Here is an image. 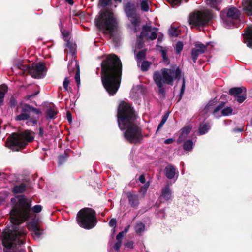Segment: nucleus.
Returning a JSON list of instances; mask_svg holds the SVG:
<instances>
[{
  "instance_id": "1",
  "label": "nucleus",
  "mask_w": 252,
  "mask_h": 252,
  "mask_svg": "<svg viewBox=\"0 0 252 252\" xmlns=\"http://www.w3.org/2000/svg\"><path fill=\"white\" fill-rule=\"evenodd\" d=\"M30 202L24 197L19 199L10 212L12 228L3 232L2 245L4 252H26L22 245L25 243L26 230L19 224L30 217Z\"/></svg>"
},
{
  "instance_id": "2",
  "label": "nucleus",
  "mask_w": 252,
  "mask_h": 252,
  "mask_svg": "<svg viewBox=\"0 0 252 252\" xmlns=\"http://www.w3.org/2000/svg\"><path fill=\"white\" fill-rule=\"evenodd\" d=\"M117 122L121 130L126 129L124 137L130 143H140L143 139L141 130L136 122V115L131 105L121 101L117 110Z\"/></svg>"
},
{
  "instance_id": "3",
  "label": "nucleus",
  "mask_w": 252,
  "mask_h": 252,
  "mask_svg": "<svg viewBox=\"0 0 252 252\" xmlns=\"http://www.w3.org/2000/svg\"><path fill=\"white\" fill-rule=\"evenodd\" d=\"M101 79L103 85L110 95H114L120 85L122 64L117 56L107 55L101 64Z\"/></svg>"
},
{
  "instance_id": "4",
  "label": "nucleus",
  "mask_w": 252,
  "mask_h": 252,
  "mask_svg": "<svg viewBox=\"0 0 252 252\" xmlns=\"http://www.w3.org/2000/svg\"><path fill=\"white\" fill-rule=\"evenodd\" d=\"M182 76V71L179 67L173 65L170 68H163L160 72L156 71L153 75L154 80L158 87L159 94H165L163 85H172L174 79L179 80Z\"/></svg>"
},
{
  "instance_id": "5",
  "label": "nucleus",
  "mask_w": 252,
  "mask_h": 252,
  "mask_svg": "<svg viewBox=\"0 0 252 252\" xmlns=\"http://www.w3.org/2000/svg\"><path fill=\"white\" fill-rule=\"evenodd\" d=\"M34 133L26 130L19 133H14L7 139L6 145L7 146L16 151L24 148L28 144L33 141Z\"/></svg>"
},
{
  "instance_id": "6",
  "label": "nucleus",
  "mask_w": 252,
  "mask_h": 252,
  "mask_svg": "<svg viewBox=\"0 0 252 252\" xmlns=\"http://www.w3.org/2000/svg\"><path fill=\"white\" fill-rule=\"evenodd\" d=\"M95 23L99 29L105 31L108 33H111L118 26L114 13L109 10L101 12L95 19Z\"/></svg>"
},
{
  "instance_id": "7",
  "label": "nucleus",
  "mask_w": 252,
  "mask_h": 252,
  "mask_svg": "<svg viewBox=\"0 0 252 252\" xmlns=\"http://www.w3.org/2000/svg\"><path fill=\"white\" fill-rule=\"evenodd\" d=\"M95 211L90 208H84L77 213L76 220L78 225L86 229L94 227L97 222Z\"/></svg>"
},
{
  "instance_id": "8",
  "label": "nucleus",
  "mask_w": 252,
  "mask_h": 252,
  "mask_svg": "<svg viewBox=\"0 0 252 252\" xmlns=\"http://www.w3.org/2000/svg\"><path fill=\"white\" fill-rule=\"evenodd\" d=\"M34 112L36 115L41 113L39 109H36L29 104H24L21 109V113L15 117V120H27L26 123L28 126H35L37 124L39 117L30 116V112Z\"/></svg>"
},
{
  "instance_id": "9",
  "label": "nucleus",
  "mask_w": 252,
  "mask_h": 252,
  "mask_svg": "<svg viewBox=\"0 0 252 252\" xmlns=\"http://www.w3.org/2000/svg\"><path fill=\"white\" fill-rule=\"evenodd\" d=\"M212 17V13L210 10L197 11L189 15L188 22L191 28L204 26L208 23Z\"/></svg>"
},
{
  "instance_id": "10",
  "label": "nucleus",
  "mask_w": 252,
  "mask_h": 252,
  "mask_svg": "<svg viewBox=\"0 0 252 252\" xmlns=\"http://www.w3.org/2000/svg\"><path fill=\"white\" fill-rule=\"evenodd\" d=\"M240 12L236 8L231 7L227 10H223L220 13V17L223 26L229 28L235 25L236 21L239 20Z\"/></svg>"
},
{
  "instance_id": "11",
  "label": "nucleus",
  "mask_w": 252,
  "mask_h": 252,
  "mask_svg": "<svg viewBox=\"0 0 252 252\" xmlns=\"http://www.w3.org/2000/svg\"><path fill=\"white\" fill-rule=\"evenodd\" d=\"M124 10L132 24L134 26L139 24V16L137 13V5L135 3L128 1L124 4Z\"/></svg>"
},
{
  "instance_id": "12",
  "label": "nucleus",
  "mask_w": 252,
  "mask_h": 252,
  "mask_svg": "<svg viewBox=\"0 0 252 252\" xmlns=\"http://www.w3.org/2000/svg\"><path fill=\"white\" fill-rule=\"evenodd\" d=\"M19 68L24 70H28L30 74L35 78H41L45 75L46 67L42 63H33L31 67L21 65Z\"/></svg>"
},
{
  "instance_id": "13",
  "label": "nucleus",
  "mask_w": 252,
  "mask_h": 252,
  "mask_svg": "<svg viewBox=\"0 0 252 252\" xmlns=\"http://www.w3.org/2000/svg\"><path fill=\"white\" fill-rule=\"evenodd\" d=\"M158 31V28L153 27L151 25H144L142 27V32L138 39L142 40L143 37H145L148 39L155 40L157 37V32Z\"/></svg>"
},
{
  "instance_id": "14",
  "label": "nucleus",
  "mask_w": 252,
  "mask_h": 252,
  "mask_svg": "<svg viewBox=\"0 0 252 252\" xmlns=\"http://www.w3.org/2000/svg\"><path fill=\"white\" fill-rule=\"evenodd\" d=\"M246 90L244 87H233L229 91V94L236 97L239 103H242L246 98Z\"/></svg>"
},
{
  "instance_id": "15",
  "label": "nucleus",
  "mask_w": 252,
  "mask_h": 252,
  "mask_svg": "<svg viewBox=\"0 0 252 252\" xmlns=\"http://www.w3.org/2000/svg\"><path fill=\"white\" fill-rule=\"evenodd\" d=\"M129 205L134 209H137L140 205L139 195L134 191H129L126 193Z\"/></svg>"
},
{
  "instance_id": "16",
  "label": "nucleus",
  "mask_w": 252,
  "mask_h": 252,
  "mask_svg": "<svg viewBox=\"0 0 252 252\" xmlns=\"http://www.w3.org/2000/svg\"><path fill=\"white\" fill-rule=\"evenodd\" d=\"M68 69L70 73L72 72L75 73V79L77 83L78 87H79L80 84V68L77 61L75 60H71L69 62Z\"/></svg>"
},
{
  "instance_id": "17",
  "label": "nucleus",
  "mask_w": 252,
  "mask_h": 252,
  "mask_svg": "<svg viewBox=\"0 0 252 252\" xmlns=\"http://www.w3.org/2000/svg\"><path fill=\"white\" fill-rule=\"evenodd\" d=\"M207 45L202 43H196L195 48L192 49L191 56L194 63H196L199 55L203 54L207 50Z\"/></svg>"
},
{
  "instance_id": "18",
  "label": "nucleus",
  "mask_w": 252,
  "mask_h": 252,
  "mask_svg": "<svg viewBox=\"0 0 252 252\" xmlns=\"http://www.w3.org/2000/svg\"><path fill=\"white\" fill-rule=\"evenodd\" d=\"M28 227L34 239H37L40 237L42 234V230L37 223L34 222H30Z\"/></svg>"
},
{
  "instance_id": "19",
  "label": "nucleus",
  "mask_w": 252,
  "mask_h": 252,
  "mask_svg": "<svg viewBox=\"0 0 252 252\" xmlns=\"http://www.w3.org/2000/svg\"><path fill=\"white\" fill-rule=\"evenodd\" d=\"M63 38L64 41H66V46L69 49V51L72 55V57H74L76 54V48L75 45L69 41V34L67 32H62Z\"/></svg>"
},
{
  "instance_id": "20",
  "label": "nucleus",
  "mask_w": 252,
  "mask_h": 252,
  "mask_svg": "<svg viewBox=\"0 0 252 252\" xmlns=\"http://www.w3.org/2000/svg\"><path fill=\"white\" fill-rule=\"evenodd\" d=\"M246 33L244 35L245 43L247 46L252 48V26H249L245 29Z\"/></svg>"
},
{
  "instance_id": "21",
  "label": "nucleus",
  "mask_w": 252,
  "mask_h": 252,
  "mask_svg": "<svg viewBox=\"0 0 252 252\" xmlns=\"http://www.w3.org/2000/svg\"><path fill=\"white\" fill-rule=\"evenodd\" d=\"M165 176L169 179L174 178L176 174V168L172 165L167 166L165 168Z\"/></svg>"
},
{
  "instance_id": "22",
  "label": "nucleus",
  "mask_w": 252,
  "mask_h": 252,
  "mask_svg": "<svg viewBox=\"0 0 252 252\" xmlns=\"http://www.w3.org/2000/svg\"><path fill=\"white\" fill-rule=\"evenodd\" d=\"M161 197L166 201H168L171 199L172 192L168 185L166 186L162 189Z\"/></svg>"
},
{
  "instance_id": "23",
  "label": "nucleus",
  "mask_w": 252,
  "mask_h": 252,
  "mask_svg": "<svg viewBox=\"0 0 252 252\" xmlns=\"http://www.w3.org/2000/svg\"><path fill=\"white\" fill-rule=\"evenodd\" d=\"M243 9L248 15H252V0L243 1Z\"/></svg>"
},
{
  "instance_id": "24",
  "label": "nucleus",
  "mask_w": 252,
  "mask_h": 252,
  "mask_svg": "<svg viewBox=\"0 0 252 252\" xmlns=\"http://www.w3.org/2000/svg\"><path fill=\"white\" fill-rule=\"evenodd\" d=\"M58 113L56 108L54 106L48 107L46 112V117L47 119H54Z\"/></svg>"
},
{
  "instance_id": "25",
  "label": "nucleus",
  "mask_w": 252,
  "mask_h": 252,
  "mask_svg": "<svg viewBox=\"0 0 252 252\" xmlns=\"http://www.w3.org/2000/svg\"><path fill=\"white\" fill-rule=\"evenodd\" d=\"M26 185L24 183H21L14 186L12 189V192L14 194L22 193L26 190Z\"/></svg>"
},
{
  "instance_id": "26",
  "label": "nucleus",
  "mask_w": 252,
  "mask_h": 252,
  "mask_svg": "<svg viewBox=\"0 0 252 252\" xmlns=\"http://www.w3.org/2000/svg\"><path fill=\"white\" fill-rule=\"evenodd\" d=\"M8 91L7 87L5 85L0 86V106L2 105L5 94Z\"/></svg>"
},
{
  "instance_id": "27",
  "label": "nucleus",
  "mask_w": 252,
  "mask_h": 252,
  "mask_svg": "<svg viewBox=\"0 0 252 252\" xmlns=\"http://www.w3.org/2000/svg\"><path fill=\"white\" fill-rule=\"evenodd\" d=\"M221 1L222 0H206V3L209 7L219 10L217 7L221 2Z\"/></svg>"
},
{
  "instance_id": "28",
  "label": "nucleus",
  "mask_w": 252,
  "mask_h": 252,
  "mask_svg": "<svg viewBox=\"0 0 252 252\" xmlns=\"http://www.w3.org/2000/svg\"><path fill=\"white\" fill-rule=\"evenodd\" d=\"M210 128V126L208 123H202L200 125L199 133L200 135L205 134Z\"/></svg>"
},
{
  "instance_id": "29",
  "label": "nucleus",
  "mask_w": 252,
  "mask_h": 252,
  "mask_svg": "<svg viewBox=\"0 0 252 252\" xmlns=\"http://www.w3.org/2000/svg\"><path fill=\"white\" fill-rule=\"evenodd\" d=\"M146 54V50H142L139 51L136 56V60L137 62V64L139 66L140 62L145 58Z\"/></svg>"
},
{
  "instance_id": "30",
  "label": "nucleus",
  "mask_w": 252,
  "mask_h": 252,
  "mask_svg": "<svg viewBox=\"0 0 252 252\" xmlns=\"http://www.w3.org/2000/svg\"><path fill=\"white\" fill-rule=\"evenodd\" d=\"M224 106V103L221 102L220 104L218 105L214 110L213 112V115L216 117H220L221 116V113L220 111L223 108Z\"/></svg>"
},
{
  "instance_id": "31",
  "label": "nucleus",
  "mask_w": 252,
  "mask_h": 252,
  "mask_svg": "<svg viewBox=\"0 0 252 252\" xmlns=\"http://www.w3.org/2000/svg\"><path fill=\"white\" fill-rule=\"evenodd\" d=\"M191 130V127L190 126H187L182 129L181 135L179 136L178 139V142L180 143L182 141L181 138L184 135H187L190 133Z\"/></svg>"
},
{
  "instance_id": "32",
  "label": "nucleus",
  "mask_w": 252,
  "mask_h": 252,
  "mask_svg": "<svg viewBox=\"0 0 252 252\" xmlns=\"http://www.w3.org/2000/svg\"><path fill=\"white\" fill-rule=\"evenodd\" d=\"M140 8L142 11L148 12L149 10V5L147 0H141L140 3Z\"/></svg>"
},
{
  "instance_id": "33",
  "label": "nucleus",
  "mask_w": 252,
  "mask_h": 252,
  "mask_svg": "<svg viewBox=\"0 0 252 252\" xmlns=\"http://www.w3.org/2000/svg\"><path fill=\"white\" fill-rule=\"evenodd\" d=\"M145 225L142 222L137 223L135 227V231L137 234H140L145 230Z\"/></svg>"
},
{
  "instance_id": "34",
  "label": "nucleus",
  "mask_w": 252,
  "mask_h": 252,
  "mask_svg": "<svg viewBox=\"0 0 252 252\" xmlns=\"http://www.w3.org/2000/svg\"><path fill=\"white\" fill-rule=\"evenodd\" d=\"M193 143L191 140L186 141L183 144V148L186 151H190L193 148Z\"/></svg>"
},
{
  "instance_id": "35",
  "label": "nucleus",
  "mask_w": 252,
  "mask_h": 252,
  "mask_svg": "<svg viewBox=\"0 0 252 252\" xmlns=\"http://www.w3.org/2000/svg\"><path fill=\"white\" fill-rule=\"evenodd\" d=\"M233 109L231 107H227L220 111L221 116H228L232 114Z\"/></svg>"
},
{
  "instance_id": "36",
  "label": "nucleus",
  "mask_w": 252,
  "mask_h": 252,
  "mask_svg": "<svg viewBox=\"0 0 252 252\" xmlns=\"http://www.w3.org/2000/svg\"><path fill=\"white\" fill-rule=\"evenodd\" d=\"M151 64V63L149 62V61H143L141 63V70H142L143 71H147L149 69Z\"/></svg>"
},
{
  "instance_id": "37",
  "label": "nucleus",
  "mask_w": 252,
  "mask_h": 252,
  "mask_svg": "<svg viewBox=\"0 0 252 252\" xmlns=\"http://www.w3.org/2000/svg\"><path fill=\"white\" fill-rule=\"evenodd\" d=\"M169 34L171 36H177L180 34V32L178 28L171 27L169 30Z\"/></svg>"
},
{
  "instance_id": "38",
  "label": "nucleus",
  "mask_w": 252,
  "mask_h": 252,
  "mask_svg": "<svg viewBox=\"0 0 252 252\" xmlns=\"http://www.w3.org/2000/svg\"><path fill=\"white\" fill-rule=\"evenodd\" d=\"M149 182H147L144 185H143L140 188L139 191V192L142 193L143 195H144L147 192V190L149 187Z\"/></svg>"
},
{
  "instance_id": "39",
  "label": "nucleus",
  "mask_w": 252,
  "mask_h": 252,
  "mask_svg": "<svg viewBox=\"0 0 252 252\" xmlns=\"http://www.w3.org/2000/svg\"><path fill=\"white\" fill-rule=\"evenodd\" d=\"M183 48V44L182 42H178L177 44H176L175 46V50L176 52V53L179 54L182 50Z\"/></svg>"
},
{
  "instance_id": "40",
  "label": "nucleus",
  "mask_w": 252,
  "mask_h": 252,
  "mask_svg": "<svg viewBox=\"0 0 252 252\" xmlns=\"http://www.w3.org/2000/svg\"><path fill=\"white\" fill-rule=\"evenodd\" d=\"M42 206L40 205H35L33 207H32V210L34 212V213H39L40 212H41V211L42 210Z\"/></svg>"
},
{
  "instance_id": "41",
  "label": "nucleus",
  "mask_w": 252,
  "mask_h": 252,
  "mask_svg": "<svg viewBox=\"0 0 252 252\" xmlns=\"http://www.w3.org/2000/svg\"><path fill=\"white\" fill-rule=\"evenodd\" d=\"M185 90V78L184 77H183L182 85V87H181L180 93V98L182 97V96L184 94Z\"/></svg>"
},
{
  "instance_id": "42",
  "label": "nucleus",
  "mask_w": 252,
  "mask_h": 252,
  "mask_svg": "<svg viewBox=\"0 0 252 252\" xmlns=\"http://www.w3.org/2000/svg\"><path fill=\"white\" fill-rule=\"evenodd\" d=\"M70 81L68 77H66L63 82V86L65 91L68 90V87Z\"/></svg>"
},
{
  "instance_id": "43",
  "label": "nucleus",
  "mask_w": 252,
  "mask_h": 252,
  "mask_svg": "<svg viewBox=\"0 0 252 252\" xmlns=\"http://www.w3.org/2000/svg\"><path fill=\"white\" fill-rule=\"evenodd\" d=\"M111 0H100V3L102 6L106 7L110 4Z\"/></svg>"
},
{
  "instance_id": "44",
  "label": "nucleus",
  "mask_w": 252,
  "mask_h": 252,
  "mask_svg": "<svg viewBox=\"0 0 252 252\" xmlns=\"http://www.w3.org/2000/svg\"><path fill=\"white\" fill-rule=\"evenodd\" d=\"M117 220L115 219H112L109 222V225L110 227H115L116 226Z\"/></svg>"
},
{
  "instance_id": "45",
  "label": "nucleus",
  "mask_w": 252,
  "mask_h": 252,
  "mask_svg": "<svg viewBox=\"0 0 252 252\" xmlns=\"http://www.w3.org/2000/svg\"><path fill=\"white\" fill-rule=\"evenodd\" d=\"M124 235V232H120L116 236V240L117 241L122 242V239Z\"/></svg>"
},
{
  "instance_id": "46",
  "label": "nucleus",
  "mask_w": 252,
  "mask_h": 252,
  "mask_svg": "<svg viewBox=\"0 0 252 252\" xmlns=\"http://www.w3.org/2000/svg\"><path fill=\"white\" fill-rule=\"evenodd\" d=\"M121 246H122V242L117 241V242L114 245V249L116 251H119L120 248L121 247Z\"/></svg>"
},
{
  "instance_id": "47",
  "label": "nucleus",
  "mask_w": 252,
  "mask_h": 252,
  "mask_svg": "<svg viewBox=\"0 0 252 252\" xmlns=\"http://www.w3.org/2000/svg\"><path fill=\"white\" fill-rule=\"evenodd\" d=\"M168 1L173 6L176 5H179L180 4L179 0H168Z\"/></svg>"
},
{
  "instance_id": "48",
  "label": "nucleus",
  "mask_w": 252,
  "mask_h": 252,
  "mask_svg": "<svg viewBox=\"0 0 252 252\" xmlns=\"http://www.w3.org/2000/svg\"><path fill=\"white\" fill-rule=\"evenodd\" d=\"M39 93V91H37L36 93H33L32 94H30V95H26L25 97V99L28 100H30L31 98H32V97H34L35 95H36L38 94Z\"/></svg>"
},
{
  "instance_id": "49",
  "label": "nucleus",
  "mask_w": 252,
  "mask_h": 252,
  "mask_svg": "<svg viewBox=\"0 0 252 252\" xmlns=\"http://www.w3.org/2000/svg\"><path fill=\"white\" fill-rule=\"evenodd\" d=\"M160 51L161 53L162 57L163 58H164L167 56L166 50L164 49L162 47H160Z\"/></svg>"
},
{
  "instance_id": "50",
  "label": "nucleus",
  "mask_w": 252,
  "mask_h": 252,
  "mask_svg": "<svg viewBox=\"0 0 252 252\" xmlns=\"http://www.w3.org/2000/svg\"><path fill=\"white\" fill-rule=\"evenodd\" d=\"M125 246L128 248L132 249L133 248V242L132 241H128L125 244Z\"/></svg>"
},
{
  "instance_id": "51",
  "label": "nucleus",
  "mask_w": 252,
  "mask_h": 252,
  "mask_svg": "<svg viewBox=\"0 0 252 252\" xmlns=\"http://www.w3.org/2000/svg\"><path fill=\"white\" fill-rule=\"evenodd\" d=\"M10 105L11 106H15L16 105V104H17L16 100L13 97H12L10 98Z\"/></svg>"
},
{
  "instance_id": "52",
  "label": "nucleus",
  "mask_w": 252,
  "mask_h": 252,
  "mask_svg": "<svg viewBox=\"0 0 252 252\" xmlns=\"http://www.w3.org/2000/svg\"><path fill=\"white\" fill-rule=\"evenodd\" d=\"M243 131H244V126H242L240 128H235L233 129V131L235 132H243Z\"/></svg>"
},
{
  "instance_id": "53",
  "label": "nucleus",
  "mask_w": 252,
  "mask_h": 252,
  "mask_svg": "<svg viewBox=\"0 0 252 252\" xmlns=\"http://www.w3.org/2000/svg\"><path fill=\"white\" fill-rule=\"evenodd\" d=\"M139 181L142 184L145 183V176L143 174L140 176L138 179Z\"/></svg>"
},
{
  "instance_id": "54",
  "label": "nucleus",
  "mask_w": 252,
  "mask_h": 252,
  "mask_svg": "<svg viewBox=\"0 0 252 252\" xmlns=\"http://www.w3.org/2000/svg\"><path fill=\"white\" fill-rule=\"evenodd\" d=\"M173 141L174 140L173 138H168L164 141V143L166 144H169L173 143Z\"/></svg>"
},
{
  "instance_id": "55",
  "label": "nucleus",
  "mask_w": 252,
  "mask_h": 252,
  "mask_svg": "<svg viewBox=\"0 0 252 252\" xmlns=\"http://www.w3.org/2000/svg\"><path fill=\"white\" fill-rule=\"evenodd\" d=\"M163 61L167 65L169 64V60L167 56H166L165 58H163Z\"/></svg>"
},
{
  "instance_id": "56",
  "label": "nucleus",
  "mask_w": 252,
  "mask_h": 252,
  "mask_svg": "<svg viewBox=\"0 0 252 252\" xmlns=\"http://www.w3.org/2000/svg\"><path fill=\"white\" fill-rule=\"evenodd\" d=\"M164 124H165L164 122H163L162 121H161V122H160V123L159 124V125L158 126V127L157 130V132L163 126Z\"/></svg>"
},
{
  "instance_id": "57",
  "label": "nucleus",
  "mask_w": 252,
  "mask_h": 252,
  "mask_svg": "<svg viewBox=\"0 0 252 252\" xmlns=\"http://www.w3.org/2000/svg\"><path fill=\"white\" fill-rule=\"evenodd\" d=\"M168 117V114H165L163 116V117L162 118V120H161V121H162L163 122L165 123L166 121H167V119Z\"/></svg>"
},
{
  "instance_id": "58",
  "label": "nucleus",
  "mask_w": 252,
  "mask_h": 252,
  "mask_svg": "<svg viewBox=\"0 0 252 252\" xmlns=\"http://www.w3.org/2000/svg\"><path fill=\"white\" fill-rule=\"evenodd\" d=\"M67 118L68 121L70 123L71 121V114L69 112H67Z\"/></svg>"
},
{
  "instance_id": "59",
  "label": "nucleus",
  "mask_w": 252,
  "mask_h": 252,
  "mask_svg": "<svg viewBox=\"0 0 252 252\" xmlns=\"http://www.w3.org/2000/svg\"><path fill=\"white\" fill-rule=\"evenodd\" d=\"M44 131L42 128L40 127L39 129V135L41 137L43 136Z\"/></svg>"
},
{
  "instance_id": "60",
  "label": "nucleus",
  "mask_w": 252,
  "mask_h": 252,
  "mask_svg": "<svg viewBox=\"0 0 252 252\" xmlns=\"http://www.w3.org/2000/svg\"><path fill=\"white\" fill-rule=\"evenodd\" d=\"M129 227H130V226H128L127 227H126L125 228L124 231H123V232H124V233H126L128 232Z\"/></svg>"
},
{
  "instance_id": "61",
  "label": "nucleus",
  "mask_w": 252,
  "mask_h": 252,
  "mask_svg": "<svg viewBox=\"0 0 252 252\" xmlns=\"http://www.w3.org/2000/svg\"><path fill=\"white\" fill-rule=\"evenodd\" d=\"M69 4L72 5L73 4V0H65Z\"/></svg>"
},
{
  "instance_id": "62",
  "label": "nucleus",
  "mask_w": 252,
  "mask_h": 252,
  "mask_svg": "<svg viewBox=\"0 0 252 252\" xmlns=\"http://www.w3.org/2000/svg\"><path fill=\"white\" fill-rule=\"evenodd\" d=\"M64 158V156H59V157L60 160H61V159H62Z\"/></svg>"
},
{
  "instance_id": "63",
  "label": "nucleus",
  "mask_w": 252,
  "mask_h": 252,
  "mask_svg": "<svg viewBox=\"0 0 252 252\" xmlns=\"http://www.w3.org/2000/svg\"><path fill=\"white\" fill-rule=\"evenodd\" d=\"M161 41H162V38L161 37H159L158 39V42H161Z\"/></svg>"
},
{
  "instance_id": "64",
  "label": "nucleus",
  "mask_w": 252,
  "mask_h": 252,
  "mask_svg": "<svg viewBox=\"0 0 252 252\" xmlns=\"http://www.w3.org/2000/svg\"><path fill=\"white\" fill-rule=\"evenodd\" d=\"M211 106V105H207L205 107V108L207 109V110H209L210 109V107Z\"/></svg>"
}]
</instances>
